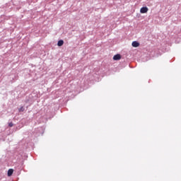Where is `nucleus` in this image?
Segmentation results:
<instances>
[{
  "label": "nucleus",
  "mask_w": 181,
  "mask_h": 181,
  "mask_svg": "<svg viewBox=\"0 0 181 181\" xmlns=\"http://www.w3.org/2000/svg\"><path fill=\"white\" fill-rule=\"evenodd\" d=\"M121 59H122V57H121V54H119L114 55V57H113V60H115V61H118Z\"/></svg>",
  "instance_id": "1"
},
{
  "label": "nucleus",
  "mask_w": 181,
  "mask_h": 181,
  "mask_svg": "<svg viewBox=\"0 0 181 181\" xmlns=\"http://www.w3.org/2000/svg\"><path fill=\"white\" fill-rule=\"evenodd\" d=\"M148 7H142V8H141L140 12H141V13H146L148 12Z\"/></svg>",
  "instance_id": "2"
},
{
  "label": "nucleus",
  "mask_w": 181,
  "mask_h": 181,
  "mask_svg": "<svg viewBox=\"0 0 181 181\" xmlns=\"http://www.w3.org/2000/svg\"><path fill=\"white\" fill-rule=\"evenodd\" d=\"M139 45H140V44L137 41H134L132 42L133 47L136 48V47H139Z\"/></svg>",
  "instance_id": "3"
},
{
  "label": "nucleus",
  "mask_w": 181,
  "mask_h": 181,
  "mask_svg": "<svg viewBox=\"0 0 181 181\" xmlns=\"http://www.w3.org/2000/svg\"><path fill=\"white\" fill-rule=\"evenodd\" d=\"M13 172H14L13 169H9L8 171V177L12 176L13 174Z\"/></svg>",
  "instance_id": "4"
},
{
  "label": "nucleus",
  "mask_w": 181,
  "mask_h": 181,
  "mask_svg": "<svg viewBox=\"0 0 181 181\" xmlns=\"http://www.w3.org/2000/svg\"><path fill=\"white\" fill-rule=\"evenodd\" d=\"M64 40H59L57 45H58L59 47H62V46L64 45Z\"/></svg>",
  "instance_id": "5"
},
{
  "label": "nucleus",
  "mask_w": 181,
  "mask_h": 181,
  "mask_svg": "<svg viewBox=\"0 0 181 181\" xmlns=\"http://www.w3.org/2000/svg\"><path fill=\"white\" fill-rule=\"evenodd\" d=\"M8 126H9L10 127H13V122H10V123L8 124Z\"/></svg>",
  "instance_id": "6"
},
{
  "label": "nucleus",
  "mask_w": 181,
  "mask_h": 181,
  "mask_svg": "<svg viewBox=\"0 0 181 181\" xmlns=\"http://www.w3.org/2000/svg\"><path fill=\"white\" fill-rule=\"evenodd\" d=\"M24 107H21L19 110L20 112H23L24 111Z\"/></svg>",
  "instance_id": "7"
}]
</instances>
